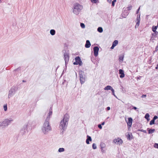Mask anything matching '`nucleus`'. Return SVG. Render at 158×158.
Here are the masks:
<instances>
[{
	"label": "nucleus",
	"instance_id": "obj_13",
	"mask_svg": "<svg viewBox=\"0 0 158 158\" xmlns=\"http://www.w3.org/2000/svg\"><path fill=\"white\" fill-rule=\"evenodd\" d=\"M132 119L131 118H128V122H127L128 126L131 127L132 125Z\"/></svg>",
	"mask_w": 158,
	"mask_h": 158
},
{
	"label": "nucleus",
	"instance_id": "obj_6",
	"mask_svg": "<svg viewBox=\"0 0 158 158\" xmlns=\"http://www.w3.org/2000/svg\"><path fill=\"white\" fill-rule=\"evenodd\" d=\"M79 76L81 84H83L85 81V76L84 72L81 71L79 72Z\"/></svg>",
	"mask_w": 158,
	"mask_h": 158
},
{
	"label": "nucleus",
	"instance_id": "obj_7",
	"mask_svg": "<svg viewBox=\"0 0 158 158\" xmlns=\"http://www.w3.org/2000/svg\"><path fill=\"white\" fill-rule=\"evenodd\" d=\"M15 93V87H12L9 91L8 97L9 98H10L13 96Z\"/></svg>",
	"mask_w": 158,
	"mask_h": 158
},
{
	"label": "nucleus",
	"instance_id": "obj_8",
	"mask_svg": "<svg viewBox=\"0 0 158 158\" xmlns=\"http://www.w3.org/2000/svg\"><path fill=\"white\" fill-rule=\"evenodd\" d=\"M113 142L117 144H119L120 145L122 144L123 141L121 139L118 138L117 139H114Z\"/></svg>",
	"mask_w": 158,
	"mask_h": 158
},
{
	"label": "nucleus",
	"instance_id": "obj_22",
	"mask_svg": "<svg viewBox=\"0 0 158 158\" xmlns=\"http://www.w3.org/2000/svg\"><path fill=\"white\" fill-rule=\"evenodd\" d=\"M155 131V129H150L148 130V134H152Z\"/></svg>",
	"mask_w": 158,
	"mask_h": 158
},
{
	"label": "nucleus",
	"instance_id": "obj_41",
	"mask_svg": "<svg viewBox=\"0 0 158 158\" xmlns=\"http://www.w3.org/2000/svg\"><path fill=\"white\" fill-rule=\"evenodd\" d=\"M141 131L143 132L144 133H146V130H141Z\"/></svg>",
	"mask_w": 158,
	"mask_h": 158
},
{
	"label": "nucleus",
	"instance_id": "obj_26",
	"mask_svg": "<svg viewBox=\"0 0 158 158\" xmlns=\"http://www.w3.org/2000/svg\"><path fill=\"white\" fill-rule=\"evenodd\" d=\"M92 148L94 149H95L97 148V146L95 143H93L92 144Z\"/></svg>",
	"mask_w": 158,
	"mask_h": 158
},
{
	"label": "nucleus",
	"instance_id": "obj_15",
	"mask_svg": "<svg viewBox=\"0 0 158 158\" xmlns=\"http://www.w3.org/2000/svg\"><path fill=\"white\" fill-rule=\"evenodd\" d=\"M89 141H91L92 139L90 136L88 135H87V139L86 141L87 144H89Z\"/></svg>",
	"mask_w": 158,
	"mask_h": 158
},
{
	"label": "nucleus",
	"instance_id": "obj_35",
	"mask_svg": "<svg viewBox=\"0 0 158 158\" xmlns=\"http://www.w3.org/2000/svg\"><path fill=\"white\" fill-rule=\"evenodd\" d=\"M158 118V117L157 116L155 115V116L153 118V119L154 120H155L156 119H157Z\"/></svg>",
	"mask_w": 158,
	"mask_h": 158
},
{
	"label": "nucleus",
	"instance_id": "obj_12",
	"mask_svg": "<svg viewBox=\"0 0 158 158\" xmlns=\"http://www.w3.org/2000/svg\"><path fill=\"white\" fill-rule=\"evenodd\" d=\"M119 71V73L120 74V77L121 78L124 77L125 76L124 71L122 69H120Z\"/></svg>",
	"mask_w": 158,
	"mask_h": 158
},
{
	"label": "nucleus",
	"instance_id": "obj_31",
	"mask_svg": "<svg viewBox=\"0 0 158 158\" xmlns=\"http://www.w3.org/2000/svg\"><path fill=\"white\" fill-rule=\"evenodd\" d=\"M80 25H81V27L82 28H85V25L84 24V23H81V24H80Z\"/></svg>",
	"mask_w": 158,
	"mask_h": 158
},
{
	"label": "nucleus",
	"instance_id": "obj_54",
	"mask_svg": "<svg viewBox=\"0 0 158 158\" xmlns=\"http://www.w3.org/2000/svg\"><path fill=\"white\" fill-rule=\"evenodd\" d=\"M157 27H158V23H157Z\"/></svg>",
	"mask_w": 158,
	"mask_h": 158
},
{
	"label": "nucleus",
	"instance_id": "obj_24",
	"mask_svg": "<svg viewBox=\"0 0 158 158\" xmlns=\"http://www.w3.org/2000/svg\"><path fill=\"white\" fill-rule=\"evenodd\" d=\"M118 44V41L117 40H114L113 43L112 45L115 46H116Z\"/></svg>",
	"mask_w": 158,
	"mask_h": 158
},
{
	"label": "nucleus",
	"instance_id": "obj_29",
	"mask_svg": "<svg viewBox=\"0 0 158 158\" xmlns=\"http://www.w3.org/2000/svg\"><path fill=\"white\" fill-rule=\"evenodd\" d=\"M3 108L5 111H6L7 110V104H5L3 106Z\"/></svg>",
	"mask_w": 158,
	"mask_h": 158
},
{
	"label": "nucleus",
	"instance_id": "obj_11",
	"mask_svg": "<svg viewBox=\"0 0 158 158\" xmlns=\"http://www.w3.org/2000/svg\"><path fill=\"white\" fill-rule=\"evenodd\" d=\"M64 60L65 62V64H66V63L68 62L69 59V55L67 53L65 54L64 55Z\"/></svg>",
	"mask_w": 158,
	"mask_h": 158
},
{
	"label": "nucleus",
	"instance_id": "obj_45",
	"mask_svg": "<svg viewBox=\"0 0 158 158\" xmlns=\"http://www.w3.org/2000/svg\"><path fill=\"white\" fill-rule=\"evenodd\" d=\"M106 109H107V110H110V107H109V106L107 107V108H106Z\"/></svg>",
	"mask_w": 158,
	"mask_h": 158
},
{
	"label": "nucleus",
	"instance_id": "obj_49",
	"mask_svg": "<svg viewBox=\"0 0 158 158\" xmlns=\"http://www.w3.org/2000/svg\"><path fill=\"white\" fill-rule=\"evenodd\" d=\"M128 138H130V135L129 134H128L127 135Z\"/></svg>",
	"mask_w": 158,
	"mask_h": 158
},
{
	"label": "nucleus",
	"instance_id": "obj_9",
	"mask_svg": "<svg viewBox=\"0 0 158 158\" xmlns=\"http://www.w3.org/2000/svg\"><path fill=\"white\" fill-rule=\"evenodd\" d=\"M93 49L94 56L96 57L98 55V52L99 50V48L98 46H95L94 47Z\"/></svg>",
	"mask_w": 158,
	"mask_h": 158
},
{
	"label": "nucleus",
	"instance_id": "obj_17",
	"mask_svg": "<svg viewBox=\"0 0 158 158\" xmlns=\"http://www.w3.org/2000/svg\"><path fill=\"white\" fill-rule=\"evenodd\" d=\"M124 57V55H122L119 57L118 60L120 62H122L123 61Z\"/></svg>",
	"mask_w": 158,
	"mask_h": 158
},
{
	"label": "nucleus",
	"instance_id": "obj_14",
	"mask_svg": "<svg viewBox=\"0 0 158 158\" xmlns=\"http://www.w3.org/2000/svg\"><path fill=\"white\" fill-rule=\"evenodd\" d=\"M91 46L89 40H87L86 41V44L85 45V47L86 48H89Z\"/></svg>",
	"mask_w": 158,
	"mask_h": 158
},
{
	"label": "nucleus",
	"instance_id": "obj_38",
	"mask_svg": "<svg viewBox=\"0 0 158 158\" xmlns=\"http://www.w3.org/2000/svg\"><path fill=\"white\" fill-rule=\"evenodd\" d=\"M91 2H93L94 3H96V0H90Z\"/></svg>",
	"mask_w": 158,
	"mask_h": 158
},
{
	"label": "nucleus",
	"instance_id": "obj_48",
	"mask_svg": "<svg viewBox=\"0 0 158 158\" xmlns=\"http://www.w3.org/2000/svg\"><path fill=\"white\" fill-rule=\"evenodd\" d=\"M104 124H105V123L104 122H103V123H102L101 125H103Z\"/></svg>",
	"mask_w": 158,
	"mask_h": 158
},
{
	"label": "nucleus",
	"instance_id": "obj_4",
	"mask_svg": "<svg viewBox=\"0 0 158 158\" xmlns=\"http://www.w3.org/2000/svg\"><path fill=\"white\" fill-rule=\"evenodd\" d=\"M31 125L32 122L30 121L25 123L21 129L20 133L22 135H23L26 132H27L28 129H30L31 128Z\"/></svg>",
	"mask_w": 158,
	"mask_h": 158
},
{
	"label": "nucleus",
	"instance_id": "obj_46",
	"mask_svg": "<svg viewBox=\"0 0 158 158\" xmlns=\"http://www.w3.org/2000/svg\"><path fill=\"white\" fill-rule=\"evenodd\" d=\"M112 0H107V2L109 3H111Z\"/></svg>",
	"mask_w": 158,
	"mask_h": 158
},
{
	"label": "nucleus",
	"instance_id": "obj_44",
	"mask_svg": "<svg viewBox=\"0 0 158 158\" xmlns=\"http://www.w3.org/2000/svg\"><path fill=\"white\" fill-rule=\"evenodd\" d=\"M115 47V46H114V45H112V46L110 48L111 49H113L114 48V47Z\"/></svg>",
	"mask_w": 158,
	"mask_h": 158
},
{
	"label": "nucleus",
	"instance_id": "obj_30",
	"mask_svg": "<svg viewBox=\"0 0 158 158\" xmlns=\"http://www.w3.org/2000/svg\"><path fill=\"white\" fill-rule=\"evenodd\" d=\"M140 22H137L135 26V28L138 27L139 25Z\"/></svg>",
	"mask_w": 158,
	"mask_h": 158
},
{
	"label": "nucleus",
	"instance_id": "obj_25",
	"mask_svg": "<svg viewBox=\"0 0 158 158\" xmlns=\"http://www.w3.org/2000/svg\"><path fill=\"white\" fill-rule=\"evenodd\" d=\"M64 151V149L63 148H60L58 149V152H63Z\"/></svg>",
	"mask_w": 158,
	"mask_h": 158
},
{
	"label": "nucleus",
	"instance_id": "obj_33",
	"mask_svg": "<svg viewBox=\"0 0 158 158\" xmlns=\"http://www.w3.org/2000/svg\"><path fill=\"white\" fill-rule=\"evenodd\" d=\"M154 147L158 149V143H155L154 145Z\"/></svg>",
	"mask_w": 158,
	"mask_h": 158
},
{
	"label": "nucleus",
	"instance_id": "obj_36",
	"mask_svg": "<svg viewBox=\"0 0 158 158\" xmlns=\"http://www.w3.org/2000/svg\"><path fill=\"white\" fill-rule=\"evenodd\" d=\"M155 37L152 36L150 39V40L152 41V42H153V40H155Z\"/></svg>",
	"mask_w": 158,
	"mask_h": 158
},
{
	"label": "nucleus",
	"instance_id": "obj_39",
	"mask_svg": "<svg viewBox=\"0 0 158 158\" xmlns=\"http://www.w3.org/2000/svg\"><path fill=\"white\" fill-rule=\"evenodd\" d=\"M158 50V45L156 46L155 48V51L156 52Z\"/></svg>",
	"mask_w": 158,
	"mask_h": 158
},
{
	"label": "nucleus",
	"instance_id": "obj_2",
	"mask_svg": "<svg viewBox=\"0 0 158 158\" xmlns=\"http://www.w3.org/2000/svg\"><path fill=\"white\" fill-rule=\"evenodd\" d=\"M69 116L67 114H66L64 115L63 118L61 121L59 125L60 129L64 131L66 130L68 126Z\"/></svg>",
	"mask_w": 158,
	"mask_h": 158
},
{
	"label": "nucleus",
	"instance_id": "obj_10",
	"mask_svg": "<svg viewBox=\"0 0 158 158\" xmlns=\"http://www.w3.org/2000/svg\"><path fill=\"white\" fill-rule=\"evenodd\" d=\"M75 60L80 66H81L82 65V62L81 61L80 57L79 56H77L75 57Z\"/></svg>",
	"mask_w": 158,
	"mask_h": 158
},
{
	"label": "nucleus",
	"instance_id": "obj_43",
	"mask_svg": "<svg viewBox=\"0 0 158 158\" xmlns=\"http://www.w3.org/2000/svg\"><path fill=\"white\" fill-rule=\"evenodd\" d=\"M73 64H74V65H78V64H77V62L76 61H75V62H74L73 63Z\"/></svg>",
	"mask_w": 158,
	"mask_h": 158
},
{
	"label": "nucleus",
	"instance_id": "obj_18",
	"mask_svg": "<svg viewBox=\"0 0 158 158\" xmlns=\"http://www.w3.org/2000/svg\"><path fill=\"white\" fill-rule=\"evenodd\" d=\"M50 32L51 35H54L56 33V31L54 29H52L50 30Z\"/></svg>",
	"mask_w": 158,
	"mask_h": 158
},
{
	"label": "nucleus",
	"instance_id": "obj_55",
	"mask_svg": "<svg viewBox=\"0 0 158 158\" xmlns=\"http://www.w3.org/2000/svg\"><path fill=\"white\" fill-rule=\"evenodd\" d=\"M1 1L0 0V3H1Z\"/></svg>",
	"mask_w": 158,
	"mask_h": 158
},
{
	"label": "nucleus",
	"instance_id": "obj_50",
	"mask_svg": "<svg viewBox=\"0 0 158 158\" xmlns=\"http://www.w3.org/2000/svg\"><path fill=\"white\" fill-rule=\"evenodd\" d=\"M156 69H158V64H157V66L156 67Z\"/></svg>",
	"mask_w": 158,
	"mask_h": 158
},
{
	"label": "nucleus",
	"instance_id": "obj_53",
	"mask_svg": "<svg viewBox=\"0 0 158 158\" xmlns=\"http://www.w3.org/2000/svg\"><path fill=\"white\" fill-rule=\"evenodd\" d=\"M23 82H25V81H24V80H23Z\"/></svg>",
	"mask_w": 158,
	"mask_h": 158
},
{
	"label": "nucleus",
	"instance_id": "obj_21",
	"mask_svg": "<svg viewBox=\"0 0 158 158\" xmlns=\"http://www.w3.org/2000/svg\"><path fill=\"white\" fill-rule=\"evenodd\" d=\"M158 34V32H154V33H152V37H157V36Z\"/></svg>",
	"mask_w": 158,
	"mask_h": 158
},
{
	"label": "nucleus",
	"instance_id": "obj_32",
	"mask_svg": "<svg viewBox=\"0 0 158 158\" xmlns=\"http://www.w3.org/2000/svg\"><path fill=\"white\" fill-rule=\"evenodd\" d=\"M116 1V0H113L112 3V6H114V3Z\"/></svg>",
	"mask_w": 158,
	"mask_h": 158
},
{
	"label": "nucleus",
	"instance_id": "obj_1",
	"mask_svg": "<svg viewBox=\"0 0 158 158\" xmlns=\"http://www.w3.org/2000/svg\"><path fill=\"white\" fill-rule=\"evenodd\" d=\"M52 110L51 108L49 109V113L45 121L41 127L42 132L44 135H47L52 131V128L49 123V120L52 114Z\"/></svg>",
	"mask_w": 158,
	"mask_h": 158
},
{
	"label": "nucleus",
	"instance_id": "obj_42",
	"mask_svg": "<svg viewBox=\"0 0 158 158\" xmlns=\"http://www.w3.org/2000/svg\"><path fill=\"white\" fill-rule=\"evenodd\" d=\"M140 7H139L138 9L137 10V11H136V14H138L139 13V9H140Z\"/></svg>",
	"mask_w": 158,
	"mask_h": 158
},
{
	"label": "nucleus",
	"instance_id": "obj_47",
	"mask_svg": "<svg viewBox=\"0 0 158 158\" xmlns=\"http://www.w3.org/2000/svg\"><path fill=\"white\" fill-rule=\"evenodd\" d=\"M137 109V108L136 107H135V106H133V109H134L135 110Z\"/></svg>",
	"mask_w": 158,
	"mask_h": 158
},
{
	"label": "nucleus",
	"instance_id": "obj_20",
	"mask_svg": "<svg viewBox=\"0 0 158 158\" xmlns=\"http://www.w3.org/2000/svg\"><path fill=\"white\" fill-rule=\"evenodd\" d=\"M157 28V27L156 26H152V30L154 32H157V31H156V30Z\"/></svg>",
	"mask_w": 158,
	"mask_h": 158
},
{
	"label": "nucleus",
	"instance_id": "obj_16",
	"mask_svg": "<svg viewBox=\"0 0 158 158\" xmlns=\"http://www.w3.org/2000/svg\"><path fill=\"white\" fill-rule=\"evenodd\" d=\"M113 88L110 85H107L105 87L104 89L105 90H111Z\"/></svg>",
	"mask_w": 158,
	"mask_h": 158
},
{
	"label": "nucleus",
	"instance_id": "obj_51",
	"mask_svg": "<svg viewBox=\"0 0 158 158\" xmlns=\"http://www.w3.org/2000/svg\"><path fill=\"white\" fill-rule=\"evenodd\" d=\"M131 7H128V10H130V9H131Z\"/></svg>",
	"mask_w": 158,
	"mask_h": 158
},
{
	"label": "nucleus",
	"instance_id": "obj_19",
	"mask_svg": "<svg viewBox=\"0 0 158 158\" xmlns=\"http://www.w3.org/2000/svg\"><path fill=\"white\" fill-rule=\"evenodd\" d=\"M150 115L148 113H147L145 115V118L147 119V120L148 121L150 120L149 119Z\"/></svg>",
	"mask_w": 158,
	"mask_h": 158
},
{
	"label": "nucleus",
	"instance_id": "obj_3",
	"mask_svg": "<svg viewBox=\"0 0 158 158\" xmlns=\"http://www.w3.org/2000/svg\"><path fill=\"white\" fill-rule=\"evenodd\" d=\"M83 6L78 3H76L73 4L72 7L73 13L76 15H78L81 11L83 9Z\"/></svg>",
	"mask_w": 158,
	"mask_h": 158
},
{
	"label": "nucleus",
	"instance_id": "obj_37",
	"mask_svg": "<svg viewBox=\"0 0 158 158\" xmlns=\"http://www.w3.org/2000/svg\"><path fill=\"white\" fill-rule=\"evenodd\" d=\"M98 127L100 129H101L102 128V126L101 125V124H99L98 125Z\"/></svg>",
	"mask_w": 158,
	"mask_h": 158
},
{
	"label": "nucleus",
	"instance_id": "obj_34",
	"mask_svg": "<svg viewBox=\"0 0 158 158\" xmlns=\"http://www.w3.org/2000/svg\"><path fill=\"white\" fill-rule=\"evenodd\" d=\"M111 91L112 92V94L114 95L115 97H116V95L114 94V90L113 89V88L111 90Z\"/></svg>",
	"mask_w": 158,
	"mask_h": 158
},
{
	"label": "nucleus",
	"instance_id": "obj_5",
	"mask_svg": "<svg viewBox=\"0 0 158 158\" xmlns=\"http://www.w3.org/2000/svg\"><path fill=\"white\" fill-rule=\"evenodd\" d=\"M13 121V119L11 118L5 119L3 121L0 122V128L7 127Z\"/></svg>",
	"mask_w": 158,
	"mask_h": 158
},
{
	"label": "nucleus",
	"instance_id": "obj_23",
	"mask_svg": "<svg viewBox=\"0 0 158 158\" xmlns=\"http://www.w3.org/2000/svg\"><path fill=\"white\" fill-rule=\"evenodd\" d=\"M97 30L99 32L101 33L103 31V29L102 27H99L98 28Z\"/></svg>",
	"mask_w": 158,
	"mask_h": 158
},
{
	"label": "nucleus",
	"instance_id": "obj_28",
	"mask_svg": "<svg viewBox=\"0 0 158 158\" xmlns=\"http://www.w3.org/2000/svg\"><path fill=\"white\" fill-rule=\"evenodd\" d=\"M136 20L137 22H140V15L139 16L138 15L137 16Z\"/></svg>",
	"mask_w": 158,
	"mask_h": 158
},
{
	"label": "nucleus",
	"instance_id": "obj_52",
	"mask_svg": "<svg viewBox=\"0 0 158 158\" xmlns=\"http://www.w3.org/2000/svg\"><path fill=\"white\" fill-rule=\"evenodd\" d=\"M141 77H138L137 79H140V78Z\"/></svg>",
	"mask_w": 158,
	"mask_h": 158
},
{
	"label": "nucleus",
	"instance_id": "obj_40",
	"mask_svg": "<svg viewBox=\"0 0 158 158\" xmlns=\"http://www.w3.org/2000/svg\"><path fill=\"white\" fill-rule=\"evenodd\" d=\"M146 94H143L141 96V98H145L146 97Z\"/></svg>",
	"mask_w": 158,
	"mask_h": 158
},
{
	"label": "nucleus",
	"instance_id": "obj_27",
	"mask_svg": "<svg viewBox=\"0 0 158 158\" xmlns=\"http://www.w3.org/2000/svg\"><path fill=\"white\" fill-rule=\"evenodd\" d=\"M155 123V120H154L153 119H152L151 121L150 122V125H152Z\"/></svg>",
	"mask_w": 158,
	"mask_h": 158
}]
</instances>
